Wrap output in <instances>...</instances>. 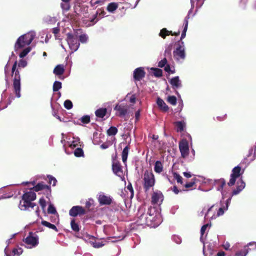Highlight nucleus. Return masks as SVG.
Instances as JSON below:
<instances>
[{"mask_svg": "<svg viewBox=\"0 0 256 256\" xmlns=\"http://www.w3.org/2000/svg\"><path fill=\"white\" fill-rule=\"evenodd\" d=\"M170 34H173L172 32L167 30L166 28H164L161 30L159 34V36L163 38H164L166 36H169Z\"/></svg>", "mask_w": 256, "mask_h": 256, "instance_id": "2f4dec72", "label": "nucleus"}, {"mask_svg": "<svg viewBox=\"0 0 256 256\" xmlns=\"http://www.w3.org/2000/svg\"><path fill=\"white\" fill-rule=\"evenodd\" d=\"M178 132H181L184 130L186 126V123L184 121L176 122L175 123Z\"/></svg>", "mask_w": 256, "mask_h": 256, "instance_id": "cd10ccee", "label": "nucleus"}, {"mask_svg": "<svg viewBox=\"0 0 256 256\" xmlns=\"http://www.w3.org/2000/svg\"><path fill=\"white\" fill-rule=\"evenodd\" d=\"M144 187L146 190L152 187L155 184V178L153 173L148 170L146 171L144 175Z\"/></svg>", "mask_w": 256, "mask_h": 256, "instance_id": "6e6552de", "label": "nucleus"}, {"mask_svg": "<svg viewBox=\"0 0 256 256\" xmlns=\"http://www.w3.org/2000/svg\"><path fill=\"white\" fill-rule=\"evenodd\" d=\"M66 36L67 43L70 50H72L71 53H73L78 50L80 46V43L78 42L76 36H74L72 33H68Z\"/></svg>", "mask_w": 256, "mask_h": 256, "instance_id": "1a4fd4ad", "label": "nucleus"}, {"mask_svg": "<svg viewBox=\"0 0 256 256\" xmlns=\"http://www.w3.org/2000/svg\"><path fill=\"white\" fill-rule=\"evenodd\" d=\"M231 198L227 199L224 202H221L220 207L213 204L208 208H204L198 214L199 216L204 215V219L210 221L216 219L218 217L222 216L228 208L230 203Z\"/></svg>", "mask_w": 256, "mask_h": 256, "instance_id": "f257e3e1", "label": "nucleus"}, {"mask_svg": "<svg viewBox=\"0 0 256 256\" xmlns=\"http://www.w3.org/2000/svg\"><path fill=\"white\" fill-rule=\"evenodd\" d=\"M248 245L245 246L242 250L237 252L234 256H246L249 250V248H248Z\"/></svg>", "mask_w": 256, "mask_h": 256, "instance_id": "bb28decb", "label": "nucleus"}, {"mask_svg": "<svg viewBox=\"0 0 256 256\" xmlns=\"http://www.w3.org/2000/svg\"><path fill=\"white\" fill-rule=\"evenodd\" d=\"M84 209L81 206H72L69 211V214L73 217H76L78 215H82L85 214Z\"/></svg>", "mask_w": 256, "mask_h": 256, "instance_id": "2eb2a0df", "label": "nucleus"}, {"mask_svg": "<svg viewBox=\"0 0 256 256\" xmlns=\"http://www.w3.org/2000/svg\"><path fill=\"white\" fill-rule=\"evenodd\" d=\"M60 32V29L58 28H52V32L55 34L56 38L58 39L57 34H58Z\"/></svg>", "mask_w": 256, "mask_h": 256, "instance_id": "69168bd1", "label": "nucleus"}, {"mask_svg": "<svg viewBox=\"0 0 256 256\" xmlns=\"http://www.w3.org/2000/svg\"><path fill=\"white\" fill-rule=\"evenodd\" d=\"M164 199L162 193L160 191L154 192L152 194V202L154 204H160Z\"/></svg>", "mask_w": 256, "mask_h": 256, "instance_id": "f3484780", "label": "nucleus"}, {"mask_svg": "<svg viewBox=\"0 0 256 256\" xmlns=\"http://www.w3.org/2000/svg\"><path fill=\"white\" fill-rule=\"evenodd\" d=\"M218 184L217 190L218 191H220L222 194V188L226 184L225 181L224 179L220 180L217 182Z\"/></svg>", "mask_w": 256, "mask_h": 256, "instance_id": "e433bc0d", "label": "nucleus"}, {"mask_svg": "<svg viewBox=\"0 0 256 256\" xmlns=\"http://www.w3.org/2000/svg\"><path fill=\"white\" fill-rule=\"evenodd\" d=\"M61 7L63 10H69L70 6V2H62L61 4Z\"/></svg>", "mask_w": 256, "mask_h": 256, "instance_id": "864d4df0", "label": "nucleus"}, {"mask_svg": "<svg viewBox=\"0 0 256 256\" xmlns=\"http://www.w3.org/2000/svg\"><path fill=\"white\" fill-rule=\"evenodd\" d=\"M170 82L174 89H177L182 86V82L178 76H174L171 78Z\"/></svg>", "mask_w": 256, "mask_h": 256, "instance_id": "4be33fe9", "label": "nucleus"}, {"mask_svg": "<svg viewBox=\"0 0 256 256\" xmlns=\"http://www.w3.org/2000/svg\"><path fill=\"white\" fill-rule=\"evenodd\" d=\"M98 199L100 205H109L112 200V198L110 196L106 195L102 192L98 193Z\"/></svg>", "mask_w": 256, "mask_h": 256, "instance_id": "4468645a", "label": "nucleus"}, {"mask_svg": "<svg viewBox=\"0 0 256 256\" xmlns=\"http://www.w3.org/2000/svg\"><path fill=\"white\" fill-rule=\"evenodd\" d=\"M26 244V247L32 248L36 247L38 244V238L32 232H30L28 236L24 240Z\"/></svg>", "mask_w": 256, "mask_h": 256, "instance_id": "9d476101", "label": "nucleus"}, {"mask_svg": "<svg viewBox=\"0 0 256 256\" xmlns=\"http://www.w3.org/2000/svg\"><path fill=\"white\" fill-rule=\"evenodd\" d=\"M34 206H36V204L34 203L24 200L22 198L19 204V208L22 210H26L29 208H32Z\"/></svg>", "mask_w": 256, "mask_h": 256, "instance_id": "dca6fc26", "label": "nucleus"}, {"mask_svg": "<svg viewBox=\"0 0 256 256\" xmlns=\"http://www.w3.org/2000/svg\"><path fill=\"white\" fill-rule=\"evenodd\" d=\"M254 150H255V146L254 147L251 148L248 152V157L249 158V160L250 162H252L254 160H252V156L254 154Z\"/></svg>", "mask_w": 256, "mask_h": 256, "instance_id": "49530a36", "label": "nucleus"}, {"mask_svg": "<svg viewBox=\"0 0 256 256\" xmlns=\"http://www.w3.org/2000/svg\"><path fill=\"white\" fill-rule=\"evenodd\" d=\"M244 171L241 172V168L238 166L234 167L232 172V174H230V178L229 182H228V184L229 186H232L234 185L236 182V178L240 177L242 174H243Z\"/></svg>", "mask_w": 256, "mask_h": 256, "instance_id": "9b49d317", "label": "nucleus"}, {"mask_svg": "<svg viewBox=\"0 0 256 256\" xmlns=\"http://www.w3.org/2000/svg\"><path fill=\"white\" fill-rule=\"evenodd\" d=\"M156 104L158 108L163 112H167L168 110V107L165 102L160 98H158L156 100Z\"/></svg>", "mask_w": 256, "mask_h": 256, "instance_id": "b1692460", "label": "nucleus"}, {"mask_svg": "<svg viewBox=\"0 0 256 256\" xmlns=\"http://www.w3.org/2000/svg\"><path fill=\"white\" fill-rule=\"evenodd\" d=\"M48 178L50 184H52L53 186H56L57 182L56 178L50 175L48 176Z\"/></svg>", "mask_w": 256, "mask_h": 256, "instance_id": "6e6d98bb", "label": "nucleus"}, {"mask_svg": "<svg viewBox=\"0 0 256 256\" xmlns=\"http://www.w3.org/2000/svg\"><path fill=\"white\" fill-rule=\"evenodd\" d=\"M172 240L177 244H180L182 242L180 237L177 235H174L172 236Z\"/></svg>", "mask_w": 256, "mask_h": 256, "instance_id": "5fc2aeb1", "label": "nucleus"}, {"mask_svg": "<svg viewBox=\"0 0 256 256\" xmlns=\"http://www.w3.org/2000/svg\"><path fill=\"white\" fill-rule=\"evenodd\" d=\"M191 3V8L189 10L188 15L186 17L184 21V28L182 32L186 33V30H188V20L189 18L190 14L192 12V10L194 8V7L196 8V12L198 10V8H200L204 4L203 0H190Z\"/></svg>", "mask_w": 256, "mask_h": 256, "instance_id": "0eeeda50", "label": "nucleus"}, {"mask_svg": "<svg viewBox=\"0 0 256 256\" xmlns=\"http://www.w3.org/2000/svg\"><path fill=\"white\" fill-rule=\"evenodd\" d=\"M74 154L76 157H80L82 156L84 154L81 148H77L74 152Z\"/></svg>", "mask_w": 256, "mask_h": 256, "instance_id": "a18cd8bd", "label": "nucleus"}, {"mask_svg": "<svg viewBox=\"0 0 256 256\" xmlns=\"http://www.w3.org/2000/svg\"><path fill=\"white\" fill-rule=\"evenodd\" d=\"M195 184V182L194 181H192V182H188L186 183V184H185V187L186 188H190L192 187Z\"/></svg>", "mask_w": 256, "mask_h": 256, "instance_id": "338daca9", "label": "nucleus"}, {"mask_svg": "<svg viewBox=\"0 0 256 256\" xmlns=\"http://www.w3.org/2000/svg\"><path fill=\"white\" fill-rule=\"evenodd\" d=\"M137 222L138 225H147L150 227H156V224H154L148 218V214L145 212V208L144 206L140 207L138 210Z\"/></svg>", "mask_w": 256, "mask_h": 256, "instance_id": "39448f33", "label": "nucleus"}, {"mask_svg": "<svg viewBox=\"0 0 256 256\" xmlns=\"http://www.w3.org/2000/svg\"><path fill=\"white\" fill-rule=\"evenodd\" d=\"M22 198L24 200L32 202L36 198V194L34 192L30 190L25 192Z\"/></svg>", "mask_w": 256, "mask_h": 256, "instance_id": "5701e85b", "label": "nucleus"}, {"mask_svg": "<svg viewBox=\"0 0 256 256\" xmlns=\"http://www.w3.org/2000/svg\"><path fill=\"white\" fill-rule=\"evenodd\" d=\"M114 110L117 111L116 115L120 116H124L128 112V108L126 106L122 104H118L114 108Z\"/></svg>", "mask_w": 256, "mask_h": 256, "instance_id": "a211bd4d", "label": "nucleus"}, {"mask_svg": "<svg viewBox=\"0 0 256 256\" xmlns=\"http://www.w3.org/2000/svg\"><path fill=\"white\" fill-rule=\"evenodd\" d=\"M88 36L86 34H82L80 36L79 40L82 43H86L88 40Z\"/></svg>", "mask_w": 256, "mask_h": 256, "instance_id": "8fccbe9b", "label": "nucleus"}, {"mask_svg": "<svg viewBox=\"0 0 256 256\" xmlns=\"http://www.w3.org/2000/svg\"><path fill=\"white\" fill-rule=\"evenodd\" d=\"M35 36L36 32L34 31L29 32L20 36L15 44V50L18 51L19 49L30 44Z\"/></svg>", "mask_w": 256, "mask_h": 256, "instance_id": "f03ea898", "label": "nucleus"}, {"mask_svg": "<svg viewBox=\"0 0 256 256\" xmlns=\"http://www.w3.org/2000/svg\"><path fill=\"white\" fill-rule=\"evenodd\" d=\"M90 121V118L88 116H83L81 118V122L84 124H88Z\"/></svg>", "mask_w": 256, "mask_h": 256, "instance_id": "bf43d9fd", "label": "nucleus"}, {"mask_svg": "<svg viewBox=\"0 0 256 256\" xmlns=\"http://www.w3.org/2000/svg\"><path fill=\"white\" fill-rule=\"evenodd\" d=\"M46 188L49 189V187L48 186L44 184L43 182H40L36 186H34L33 188V189L34 190L38 192Z\"/></svg>", "mask_w": 256, "mask_h": 256, "instance_id": "72a5a7b5", "label": "nucleus"}, {"mask_svg": "<svg viewBox=\"0 0 256 256\" xmlns=\"http://www.w3.org/2000/svg\"><path fill=\"white\" fill-rule=\"evenodd\" d=\"M42 224L45 226H46L50 229H52L54 230L56 232H58V228H56V226L53 224H50V222H48L46 220H42Z\"/></svg>", "mask_w": 256, "mask_h": 256, "instance_id": "c9c22d12", "label": "nucleus"}, {"mask_svg": "<svg viewBox=\"0 0 256 256\" xmlns=\"http://www.w3.org/2000/svg\"><path fill=\"white\" fill-rule=\"evenodd\" d=\"M64 72V66L62 64L57 65L54 70V73L56 76H60Z\"/></svg>", "mask_w": 256, "mask_h": 256, "instance_id": "393cba45", "label": "nucleus"}, {"mask_svg": "<svg viewBox=\"0 0 256 256\" xmlns=\"http://www.w3.org/2000/svg\"><path fill=\"white\" fill-rule=\"evenodd\" d=\"M72 106V103L70 100H67L64 102V106L67 110L71 109Z\"/></svg>", "mask_w": 256, "mask_h": 256, "instance_id": "3c124183", "label": "nucleus"}, {"mask_svg": "<svg viewBox=\"0 0 256 256\" xmlns=\"http://www.w3.org/2000/svg\"><path fill=\"white\" fill-rule=\"evenodd\" d=\"M104 244L102 242H95L92 243V246L95 248H100L104 246Z\"/></svg>", "mask_w": 256, "mask_h": 256, "instance_id": "4d7b16f0", "label": "nucleus"}, {"mask_svg": "<svg viewBox=\"0 0 256 256\" xmlns=\"http://www.w3.org/2000/svg\"><path fill=\"white\" fill-rule=\"evenodd\" d=\"M173 45L172 44H167L165 46L164 56L168 57L171 56V52L172 49Z\"/></svg>", "mask_w": 256, "mask_h": 256, "instance_id": "7c9ffc66", "label": "nucleus"}, {"mask_svg": "<svg viewBox=\"0 0 256 256\" xmlns=\"http://www.w3.org/2000/svg\"><path fill=\"white\" fill-rule=\"evenodd\" d=\"M154 170L156 172L160 174L163 170V164L160 161L156 162L154 166Z\"/></svg>", "mask_w": 256, "mask_h": 256, "instance_id": "a878e982", "label": "nucleus"}, {"mask_svg": "<svg viewBox=\"0 0 256 256\" xmlns=\"http://www.w3.org/2000/svg\"><path fill=\"white\" fill-rule=\"evenodd\" d=\"M126 189L128 190L130 192V196L133 197L134 196V190L131 184H129L127 186Z\"/></svg>", "mask_w": 256, "mask_h": 256, "instance_id": "e2e57ef3", "label": "nucleus"}, {"mask_svg": "<svg viewBox=\"0 0 256 256\" xmlns=\"http://www.w3.org/2000/svg\"><path fill=\"white\" fill-rule=\"evenodd\" d=\"M118 132V129L114 126H111L107 130V134L108 136H114Z\"/></svg>", "mask_w": 256, "mask_h": 256, "instance_id": "ea45409f", "label": "nucleus"}, {"mask_svg": "<svg viewBox=\"0 0 256 256\" xmlns=\"http://www.w3.org/2000/svg\"><path fill=\"white\" fill-rule=\"evenodd\" d=\"M32 48L30 47L26 48L20 54V57L21 58H24L30 52Z\"/></svg>", "mask_w": 256, "mask_h": 256, "instance_id": "37998d69", "label": "nucleus"}, {"mask_svg": "<svg viewBox=\"0 0 256 256\" xmlns=\"http://www.w3.org/2000/svg\"><path fill=\"white\" fill-rule=\"evenodd\" d=\"M124 238H120V237H118V238H115V237H114V238H110V240H112V242H118V240H122Z\"/></svg>", "mask_w": 256, "mask_h": 256, "instance_id": "774afa93", "label": "nucleus"}, {"mask_svg": "<svg viewBox=\"0 0 256 256\" xmlns=\"http://www.w3.org/2000/svg\"><path fill=\"white\" fill-rule=\"evenodd\" d=\"M124 100H126V102H128L132 104H134L136 102V97L134 94H128L126 96Z\"/></svg>", "mask_w": 256, "mask_h": 256, "instance_id": "473e14b6", "label": "nucleus"}, {"mask_svg": "<svg viewBox=\"0 0 256 256\" xmlns=\"http://www.w3.org/2000/svg\"><path fill=\"white\" fill-rule=\"evenodd\" d=\"M210 226L209 225V224H204L201 228V230H200V234H201V236H200V240L204 242V240H203V236H204V234L206 232V229L208 228Z\"/></svg>", "mask_w": 256, "mask_h": 256, "instance_id": "a19ab883", "label": "nucleus"}, {"mask_svg": "<svg viewBox=\"0 0 256 256\" xmlns=\"http://www.w3.org/2000/svg\"><path fill=\"white\" fill-rule=\"evenodd\" d=\"M145 72L142 67L136 68L134 72V78L135 80H140L144 76Z\"/></svg>", "mask_w": 256, "mask_h": 256, "instance_id": "aec40b11", "label": "nucleus"}, {"mask_svg": "<svg viewBox=\"0 0 256 256\" xmlns=\"http://www.w3.org/2000/svg\"><path fill=\"white\" fill-rule=\"evenodd\" d=\"M179 149L182 158H186L188 156L190 149L188 142L186 139H182L180 142Z\"/></svg>", "mask_w": 256, "mask_h": 256, "instance_id": "ddd939ff", "label": "nucleus"}, {"mask_svg": "<svg viewBox=\"0 0 256 256\" xmlns=\"http://www.w3.org/2000/svg\"><path fill=\"white\" fill-rule=\"evenodd\" d=\"M94 200L92 199H89L86 202V206L88 208H90L94 204Z\"/></svg>", "mask_w": 256, "mask_h": 256, "instance_id": "052dcab7", "label": "nucleus"}, {"mask_svg": "<svg viewBox=\"0 0 256 256\" xmlns=\"http://www.w3.org/2000/svg\"><path fill=\"white\" fill-rule=\"evenodd\" d=\"M48 214H55L56 213V208L52 204H50L48 209Z\"/></svg>", "mask_w": 256, "mask_h": 256, "instance_id": "603ef678", "label": "nucleus"}, {"mask_svg": "<svg viewBox=\"0 0 256 256\" xmlns=\"http://www.w3.org/2000/svg\"><path fill=\"white\" fill-rule=\"evenodd\" d=\"M146 214H148V218L154 224H156V227L158 226L162 222L160 214L156 210L155 207H150Z\"/></svg>", "mask_w": 256, "mask_h": 256, "instance_id": "423d86ee", "label": "nucleus"}, {"mask_svg": "<svg viewBox=\"0 0 256 256\" xmlns=\"http://www.w3.org/2000/svg\"><path fill=\"white\" fill-rule=\"evenodd\" d=\"M106 109L105 108H102L97 110L95 112V114L97 117L103 118L106 116Z\"/></svg>", "mask_w": 256, "mask_h": 256, "instance_id": "c85d7f7f", "label": "nucleus"}, {"mask_svg": "<svg viewBox=\"0 0 256 256\" xmlns=\"http://www.w3.org/2000/svg\"><path fill=\"white\" fill-rule=\"evenodd\" d=\"M166 64L167 60L166 58H164L158 62V66L160 68H163Z\"/></svg>", "mask_w": 256, "mask_h": 256, "instance_id": "13d9d810", "label": "nucleus"}, {"mask_svg": "<svg viewBox=\"0 0 256 256\" xmlns=\"http://www.w3.org/2000/svg\"><path fill=\"white\" fill-rule=\"evenodd\" d=\"M17 66V62L15 61L12 68V73H14L13 82V88L16 96L18 98L20 97V77L18 70H16Z\"/></svg>", "mask_w": 256, "mask_h": 256, "instance_id": "20e7f679", "label": "nucleus"}, {"mask_svg": "<svg viewBox=\"0 0 256 256\" xmlns=\"http://www.w3.org/2000/svg\"><path fill=\"white\" fill-rule=\"evenodd\" d=\"M118 5L116 2H110L107 6V10L110 12H114L118 8Z\"/></svg>", "mask_w": 256, "mask_h": 256, "instance_id": "c756f323", "label": "nucleus"}, {"mask_svg": "<svg viewBox=\"0 0 256 256\" xmlns=\"http://www.w3.org/2000/svg\"><path fill=\"white\" fill-rule=\"evenodd\" d=\"M168 102L173 106L176 104V98L174 96H169L168 98Z\"/></svg>", "mask_w": 256, "mask_h": 256, "instance_id": "de8ad7c7", "label": "nucleus"}, {"mask_svg": "<svg viewBox=\"0 0 256 256\" xmlns=\"http://www.w3.org/2000/svg\"><path fill=\"white\" fill-rule=\"evenodd\" d=\"M128 146H126L122 152V160L124 164H125L126 162L128 156Z\"/></svg>", "mask_w": 256, "mask_h": 256, "instance_id": "f704fd0d", "label": "nucleus"}, {"mask_svg": "<svg viewBox=\"0 0 256 256\" xmlns=\"http://www.w3.org/2000/svg\"><path fill=\"white\" fill-rule=\"evenodd\" d=\"M173 176H174V178L176 180V182L178 183H180L181 184L182 183V177L178 174L174 172L173 173Z\"/></svg>", "mask_w": 256, "mask_h": 256, "instance_id": "09e8293b", "label": "nucleus"}, {"mask_svg": "<svg viewBox=\"0 0 256 256\" xmlns=\"http://www.w3.org/2000/svg\"><path fill=\"white\" fill-rule=\"evenodd\" d=\"M246 186L245 182L240 178L237 182V186L236 189L234 190L232 192V195H236L238 194Z\"/></svg>", "mask_w": 256, "mask_h": 256, "instance_id": "412c9836", "label": "nucleus"}, {"mask_svg": "<svg viewBox=\"0 0 256 256\" xmlns=\"http://www.w3.org/2000/svg\"><path fill=\"white\" fill-rule=\"evenodd\" d=\"M151 70L153 72V74L156 77H160L162 76V70L158 68H152Z\"/></svg>", "mask_w": 256, "mask_h": 256, "instance_id": "58836bf2", "label": "nucleus"}, {"mask_svg": "<svg viewBox=\"0 0 256 256\" xmlns=\"http://www.w3.org/2000/svg\"><path fill=\"white\" fill-rule=\"evenodd\" d=\"M70 225H71V228L73 230H74V232H76L79 231L80 228H79L78 225L75 222V221L74 220H71Z\"/></svg>", "mask_w": 256, "mask_h": 256, "instance_id": "c03bdc74", "label": "nucleus"}, {"mask_svg": "<svg viewBox=\"0 0 256 256\" xmlns=\"http://www.w3.org/2000/svg\"><path fill=\"white\" fill-rule=\"evenodd\" d=\"M67 139L68 140L66 142V143H64V142L65 141L64 140H61L62 142L64 144V147L66 146H68V147L72 149L77 146H80V142L79 138L69 136L68 138H67Z\"/></svg>", "mask_w": 256, "mask_h": 256, "instance_id": "f8f14e48", "label": "nucleus"}, {"mask_svg": "<svg viewBox=\"0 0 256 256\" xmlns=\"http://www.w3.org/2000/svg\"><path fill=\"white\" fill-rule=\"evenodd\" d=\"M112 168L114 174L120 177L122 176L123 171L119 162L114 160L112 165Z\"/></svg>", "mask_w": 256, "mask_h": 256, "instance_id": "6ab92c4d", "label": "nucleus"}, {"mask_svg": "<svg viewBox=\"0 0 256 256\" xmlns=\"http://www.w3.org/2000/svg\"><path fill=\"white\" fill-rule=\"evenodd\" d=\"M23 250L21 248H16L13 249L12 251V256H20L22 254Z\"/></svg>", "mask_w": 256, "mask_h": 256, "instance_id": "4c0bfd02", "label": "nucleus"}, {"mask_svg": "<svg viewBox=\"0 0 256 256\" xmlns=\"http://www.w3.org/2000/svg\"><path fill=\"white\" fill-rule=\"evenodd\" d=\"M62 88V83L58 81H56L53 84V90L57 92Z\"/></svg>", "mask_w": 256, "mask_h": 256, "instance_id": "79ce46f5", "label": "nucleus"}, {"mask_svg": "<svg viewBox=\"0 0 256 256\" xmlns=\"http://www.w3.org/2000/svg\"><path fill=\"white\" fill-rule=\"evenodd\" d=\"M186 56L185 46L182 41L180 42L177 47L173 51V57L178 63H182Z\"/></svg>", "mask_w": 256, "mask_h": 256, "instance_id": "7ed1b4c3", "label": "nucleus"}, {"mask_svg": "<svg viewBox=\"0 0 256 256\" xmlns=\"http://www.w3.org/2000/svg\"><path fill=\"white\" fill-rule=\"evenodd\" d=\"M27 65V62L26 60H20L18 63V66L22 68H24Z\"/></svg>", "mask_w": 256, "mask_h": 256, "instance_id": "0e129e2a", "label": "nucleus"}, {"mask_svg": "<svg viewBox=\"0 0 256 256\" xmlns=\"http://www.w3.org/2000/svg\"><path fill=\"white\" fill-rule=\"evenodd\" d=\"M39 204L42 206V208L43 210H44L46 206V202L44 198H40V200H39Z\"/></svg>", "mask_w": 256, "mask_h": 256, "instance_id": "680f3d73", "label": "nucleus"}]
</instances>
